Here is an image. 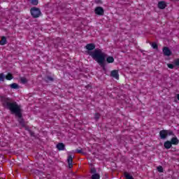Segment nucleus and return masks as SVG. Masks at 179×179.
Wrapping results in <instances>:
<instances>
[{
    "instance_id": "3",
    "label": "nucleus",
    "mask_w": 179,
    "mask_h": 179,
    "mask_svg": "<svg viewBox=\"0 0 179 179\" xmlns=\"http://www.w3.org/2000/svg\"><path fill=\"white\" fill-rule=\"evenodd\" d=\"M30 13L34 19H37L41 16V10L37 7L31 8Z\"/></svg>"
},
{
    "instance_id": "7",
    "label": "nucleus",
    "mask_w": 179,
    "mask_h": 179,
    "mask_svg": "<svg viewBox=\"0 0 179 179\" xmlns=\"http://www.w3.org/2000/svg\"><path fill=\"white\" fill-rule=\"evenodd\" d=\"M73 162V156H72V155H69L67 158L69 169H72V167H73V164H72Z\"/></svg>"
},
{
    "instance_id": "32",
    "label": "nucleus",
    "mask_w": 179,
    "mask_h": 179,
    "mask_svg": "<svg viewBox=\"0 0 179 179\" xmlns=\"http://www.w3.org/2000/svg\"><path fill=\"white\" fill-rule=\"evenodd\" d=\"M177 99L179 101V94L177 95Z\"/></svg>"
},
{
    "instance_id": "19",
    "label": "nucleus",
    "mask_w": 179,
    "mask_h": 179,
    "mask_svg": "<svg viewBox=\"0 0 179 179\" xmlns=\"http://www.w3.org/2000/svg\"><path fill=\"white\" fill-rule=\"evenodd\" d=\"M9 87H10V89H19V85H17V83H12L11 85H9Z\"/></svg>"
},
{
    "instance_id": "4",
    "label": "nucleus",
    "mask_w": 179,
    "mask_h": 179,
    "mask_svg": "<svg viewBox=\"0 0 179 179\" xmlns=\"http://www.w3.org/2000/svg\"><path fill=\"white\" fill-rule=\"evenodd\" d=\"M90 173L92 174L91 179H100V174L97 173V169L94 167L91 168Z\"/></svg>"
},
{
    "instance_id": "27",
    "label": "nucleus",
    "mask_w": 179,
    "mask_h": 179,
    "mask_svg": "<svg viewBox=\"0 0 179 179\" xmlns=\"http://www.w3.org/2000/svg\"><path fill=\"white\" fill-rule=\"evenodd\" d=\"M174 65H176V66H179V59L174 60Z\"/></svg>"
},
{
    "instance_id": "22",
    "label": "nucleus",
    "mask_w": 179,
    "mask_h": 179,
    "mask_svg": "<svg viewBox=\"0 0 179 179\" xmlns=\"http://www.w3.org/2000/svg\"><path fill=\"white\" fill-rule=\"evenodd\" d=\"M100 117H101V115H100L99 113H96L94 118L96 120V121H99V120H100Z\"/></svg>"
},
{
    "instance_id": "24",
    "label": "nucleus",
    "mask_w": 179,
    "mask_h": 179,
    "mask_svg": "<svg viewBox=\"0 0 179 179\" xmlns=\"http://www.w3.org/2000/svg\"><path fill=\"white\" fill-rule=\"evenodd\" d=\"M30 2L31 5H34V6H36V5H38V0H30Z\"/></svg>"
},
{
    "instance_id": "20",
    "label": "nucleus",
    "mask_w": 179,
    "mask_h": 179,
    "mask_svg": "<svg viewBox=\"0 0 179 179\" xmlns=\"http://www.w3.org/2000/svg\"><path fill=\"white\" fill-rule=\"evenodd\" d=\"M166 136H176V134H174V132L171 130H166Z\"/></svg>"
},
{
    "instance_id": "13",
    "label": "nucleus",
    "mask_w": 179,
    "mask_h": 179,
    "mask_svg": "<svg viewBox=\"0 0 179 179\" xmlns=\"http://www.w3.org/2000/svg\"><path fill=\"white\" fill-rule=\"evenodd\" d=\"M171 144L173 145H178L179 143V140L178 138H177V137L175 136L174 137H173L171 141Z\"/></svg>"
},
{
    "instance_id": "6",
    "label": "nucleus",
    "mask_w": 179,
    "mask_h": 179,
    "mask_svg": "<svg viewBox=\"0 0 179 179\" xmlns=\"http://www.w3.org/2000/svg\"><path fill=\"white\" fill-rule=\"evenodd\" d=\"M162 52L165 57H170L173 55V52L167 46H164L162 49Z\"/></svg>"
},
{
    "instance_id": "14",
    "label": "nucleus",
    "mask_w": 179,
    "mask_h": 179,
    "mask_svg": "<svg viewBox=\"0 0 179 179\" xmlns=\"http://www.w3.org/2000/svg\"><path fill=\"white\" fill-rule=\"evenodd\" d=\"M56 148L59 150H65V144L64 143H59L57 144Z\"/></svg>"
},
{
    "instance_id": "31",
    "label": "nucleus",
    "mask_w": 179,
    "mask_h": 179,
    "mask_svg": "<svg viewBox=\"0 0 179 179\" xmlns=\"http://www.w3.org/2000/svg\"><path fill=\"white\" fill-rule=\"evenodd\" d=\"M96 3H103V1L101 0H95Z\"/></svg>"
},
{
    "instance_id": "8",
    "label": "nucleus",
    "mask_w": 179,
    "mask_h": 179,
    "mask_svg": "<svg viewBox=\"0 0 179 179\" xmlns=\"http://www.w3.org/2000/svg\"><path fill=\"white\" fill-rule=\"evenodd\" d=\"M167 130L163 129L159 131V138L160 139L164 140L167 139Z\"/></svg>"
},
{
    "instance_id": "12",
    "label": "nucleus",
    "mask_w": 179,
    "mask_h": 179,
    "mask_svg": "<svg viewBox=\"0 0 179 179\" xmlns=\"http://www.w3.org/2000/svg\"><path fill=\"white\" fill-rule=\"evenodd\" d=\"M172 146L173 145H172L171 142L170 141H166L164 143V148L165 149H167V150L171 149V148H172Z\"/></svg>"
},
{
    "instance_id": "11",
    "label": "nucleus",
    "mask_w": 179,
    "mask_h": 179,
    "mask_svg": "<svg viewBox=\"0 0 179 179\" xmlns=\"http://www.w3.org/2000/svg\"><path fill=\"white\" fill-rule=\"evenodd\" d=\"M114 62V57L113 56H109L107 57L106 56V66H107V64H113Z\"/></svg>"
},
{
    "instance_id": "25",
    "label": "nucleus",
    "mask_w": 179,
    "mask_h": 179,
    "mask_svg": "<svg viewBox=\"0 0 179 179\" xmlns=\"http://www.w3.org/2000/svg\"><path fill=\"white\" fill-rule=\"evenodd\" d=\"M152 48H154V50H157V48H159V45H157V43H152Z\"/></svg>"
},
{
    "instance_id": "1",
    "label": "nucleus",
    "mask_w": 179,
    "mask_h": 179,
    "mask_svg": "<svg viewBox=\"0 0 179 179\" xmlns=\"http://www.w3.org/2000/svg\"><path fill=\"white\" fill-rule=\"evenodd\" d=\"M0 100L3 107L9 110L11 114H14L15 116L18 118L17 121L20 125H21L22 128H24L25 131L30 132V128H29V126H26V122L23 118V109H22V106L17 104V102L15 101L12 98L5 96H0Z\"/></svg>"
},
{
    "instance_id": "2",
    "label": "nucleus",
    "mask_w": 179,
    "mask_h": 179,
    "mask_svg": "<svg viewBox=\"0 0 179 179\" xmlns=\"http://www.w3.org/2000/svg\"><path fill=\"white\" fill-rule=\"evenodd\" d=\"M85 54L92 57L94 61H96L97 64L102 68L103 71H107L106 68V54L103 52L101 49L96 48V44L94 43H88L85 46Z\"/></svg>"
},
{
    "instance_id": "29",
    "label": "nucleus",
    "mask_w": 179,
    "mask_h": 179,
    "mask_svg": "<svg viewBox=\"0 0 179 179\" xmlns=\"http://www.w3.org/2000/svg\"><path fill=\"white\" fill-rule=\"evenodd\" d=\"M76 153H80V154H81V155H85V152H83V150L81 149V150H76Z\"/></svg>"
},
{
    "instance_id": "17",
    "label": "nucleus",
    "mask_w": 179,
    "mask_h": 179,
    "mask_svg": "<svg viewBox=\"0 0 179 179\" xmlns=\"http://www.w3.org/2000/svg\"><path fill=\"white\" fill-rule=\"evenodd\" d=\"M20 83H22V85H26V83L29 82V80H27V78H26V77H21L20 78Z\"/></svg>"
},
{
    "instance_id": "30",
    "label": "nucleus",
    "mask_w": 179,
    "mask_h": 179,
    "mask_svg": "<svg viewBox=\"0 0 179 179\" xmlns=\"http://www.w3.org/2000/svg\"><path fill=\"white\" fill-rule=\"evenodd\" d=\"M92 88V85L90 84H88L87 85L85 86V89H90Z\"/></svg>"
},
{
    "instance_id": "26",
    "label": "nucleus",
    "mask_w": 179,
    "mask_h": 179,
    "mask_svg": "<svg viewBox=\"0 0 179 179\" xmlns=\"http://www.w3.org/2000/svg\"><path fill=\"white\" fill-rule=\"evenodd\" d=\"M29 135H31V136H33L34 138H36V133H34V131H32L31 130L29 131Z\"/></svg>"
},
{
    "instance_id": "10",
    "label": "nucleus",
    "mask_w": 179,
    "mask_h": 179,
    "mask_svg": "<svg viewBox=\"0 0 179 179\" xmlns=\"http://www.w3.org/2000/svg\"><path fill=\"white\" fill-rule=\"evenodd\" d=\"M157 6L159 9H166L167 4L166 3V1H159Z\"/></svg>"
},
{
    "instance_id": "21",
    "label": "nucleus",
    "mask_w": 179,
    "mask_h": 179,
    "mask_svg": "<svg viewBox=\"0 0 179 179\" xmlns=\"http://www.w3.org/2000/svg\"><path fill=\"white\" fill-rule=\"evenodd\" d=\"M6 76L3 73H0V81L1 82H5Z\"/></svg>"
},
{
    "instance_id": "28",
    "label": "nucleus",
    "mask_w": 179,
    "mask_h": 179,
    "mask_svg": "<svg viewBox=\"0 0 179 179\" xmlns=\"http://www.w3.org/2000/svg\"><path fill=\"white\" fill-rule=\"evenodd\" d=\"M167 66L170 69H174V64H167Z\"/></svg>"
},
{
    "instance_id": "9",
    "label": "nucleus",
    "mask_w": 179,
    "mask_h": 179,
    "mask_svg": "<svg viewBox=\"0 0 179 179\" xmlns=\"http://www.w3.org/2000/svg\"><path fill=\"white\" fill-rule=\"evenodd\" d=\"M110 76L112 78H115V79H120V74H118V71L117 70H113L110 72Z\"/></svg>"
},
{
    "instance_id": "33",
    "label": "nucleus",
    "mask_w": 179,
    "mask_h": 179,
    "mask_svg": "<svg viewBox=\"0 0 179 179\" xmlns=\"http://www.w3.org/2000/svg\"><path fill=\"white\" fill-rule=\"evenodd\" d=\"M3 1H6V0H3Z\"/></svg>"
},
{
    "instance_id": "18",
    "label": "nucleus",
    "mask_w": 179,
    "mask_h": 179,
    "mask_svg": "<svg viewBox=\"0 0 179 179\" xmlns=\"http://www.w3.org/2000/svg\"><path fill=\"white\" fill-rule=\"evenodd\" d=\"M6 79L7 80H12L13 79V75L10 73H8V74L6 76Z\"/></svg>"
},
{
    "instance_id": "16",
    "label": "nucleus",
    "mask_w": 179,
    "mask_h": 179,
    "mask_svg": "<svg viewBox=\"0 0 179 179\" xmlns=\"http://www.w3.org/2000/svg\"><path fill=\"white\" fill-rule=\"evenodd\" d=\"M7 43L8 41H6V37L2 36L1 40L0 41V45H5V44H6Z\"/></svg>"
},
{
    "instance_id": "15",
    "label": "nucleus",
    "mask_w": 179,
    "mask_h": 179,
    "mask_svg": "<svg viewBox=\"0 0 179 179\" xmlns=\"http://www.w3.org/2000/svg\"><path fill=\"white\" fill-rule=\"evenodd\" d=\"M44 80L46 83H50V82H54V78L48 76L45 78Z\"/></svg>"
},
{
    "instance_id": "5",
    "label": "nucleus",
    "mask_w": 179,
    "mask_h": 179,
    "mask_svg": "<svg viewBox=\"0 0 179 179\" xmlns=\"http://www.w3.org/2000/svg\"><path fill=\"white\" fill-rule=\"evenodd\" d=\"M94 13L98 16H104V8L101 6H97L94 9Z\"/></svg>"
},
{
    "instance_id": "23",
    "label": "nucleus",
    "mask_w": 179,
    "mask_h": 179,
    "mask_svg": "<svg viewBox=\"0 0 179 179\" xmlns=\"http://www.w3.org/2000/svg\"><path fill=\"white\" fill-rule=\"evenodd\" d=\"M157 170L159 173H164V169H163V166H157Z\"/></svg>"
}]
</instances>
